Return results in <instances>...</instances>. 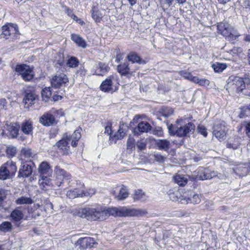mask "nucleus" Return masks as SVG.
<instances>
[{"mask_svg": "<svg viewBox=\"0 0 250 250\" xmlns=\"http://www.w3.org/2000/svg\"><path fill=\"white\" fill-rule=\"evenodd\" d=\"M92 17L96 22H100L105 14V10L101 7L94 6L92 8Z\"/></svg>", "mask_w": 250, "mask_h": 250, "instance_id": "nucleus-19", "label": "nucleus"}, {"mask_svg": "<svg viewBox=\"0 0 250 250\" xmlns=\"http://www.w3.org/2000/svg\"><path fill=\"white\" fill-rule=\"evenodd\" d=\"M2 31L1 37L8 39L11 36L18 33V28L16 24H8L2 27Z\"/></svg>", "mask_w": 250, "mask_h": 250, "instance_id": "nucleus-9", "label": "nucleus"}, {"mask_svg": "<svg viewBox=\"0 0 250 250\" xmlns=\"http://www.w3.org/2000/svg\"><path fill=\"white\" fill-rule=\"evenodd\" d=\"M12 225L9 222L5 221L0 225V230L2 232H8L12 229Z\"/></svg>", "mask_w": 250, "mask_h": 250, "instance_id": "nucleus-45", "label": "nucleus"}, {"mask_svg": "<svg viewBox=\"0 0 250 250\" xmlns=\"http://www.w3.org/2000/svg\"><path fill=\"white\" fill-rule=\"evenodd\" d=\"M215 175V173L214 172H211L208 169H203L200 171V174L199 175L200 178L202 180H206L208 179H211L214 177Z\"/></svg>", "mask_w": 250, "mask_h": 250, "instance_id": "nucleus-34", "label": "nucleus"}, {"mask_svg": "<svg viewBox=\"0 0 250 250\" xmlns=\"http://www.w3.org/2000/svg\"><path fill=\"white\" fill-rule=\"evenodd\" d=\"M21 161V167L19 169L18 176L22 177H28L32 173L33 169L31 166L25 162L23 159H20Z\"/></svg>", "mask_w": 250, "mask_h": 250, "instance_id": "nucleus-13", "label": "nucleus"}, {"mask_svg": "<svg viewBox=\"0 0 250 250\" xmlns=\"http://www.w3.org/2000/svg\"><path fill=\"white\" fill-rule=\"evenodd\" d=\"M38 100V96L32 92L26 91L23 101L27 107L34 104L35 101Z\"/></svg>", "mask_w": 250, "mask_h": 250, "instance_id": "nucleus-21", "label": "nucleus"}, {"mask_svg": "<svg viewBox=\"0 0 250 250\" xmlns=\"http://www.w3.org/2000/svg\"><path fill=\"white\" fill-rule=\"evenodd\" d=\"M217 27L224 36L229 37L232 34V28L228 22H221L218 24Z\"/></svg>", "mask_w": 250, "mask_h": 250, "instance_id": "nucleus-16", "label": "nucleus"}, {"mask_svg": "<svg viewBox=\"0 0 250 250\" xmlns=\"http://www.w3.org/2000/svg\"><path fill=\"white\" fill-rule=\"evenodd\" d=\"M38 171L41 175H46L47 176H51L52 173L51 167L46 162H43L40 165Z\"/></svg>", "mask_w": 250, "mask_h": 250, "instance_id": "nucleus-22", "label": "nucleus"}, {"mask_svg": "<svg viewBox=\"0 0 250 250\" xmlns=\"http://www.w3.org/2000/svg\"><path fill=\"white\" fill-rule=\"evenodd\" d=\"M71 39L77 44H78L79 46L83 48H85L86 46V44L84 40H83L81 37H80L78 35L72 34Z\"/></svg>", "mask_w": 250, "mask_h": 250, "instance_id": "nucleus-36", "label": "nucleus"}, {"mask_svg": "<svg viewBox=\"0 0 250 250\" xmlns=\"http://www.w3.org/2000/svg\"><path fill=\"white\" fill-rule=\"evenodd\" d=\"M97 244L94 238L91 237H83L79 239L75 245L76 246H79L81 250H85L87 248L94 247Z\"/></svg>", "mask_w": 250, "mask_h": 250, "instance_id": "nucleus-8", "label": "nucleus"}, {"mask_svg": "<svg viewBox=\"0 0 250 250\" xmlns=\"http://www.w3.org/2000/svg\"><path fill=\"white\" fill-rule=\"evenodd\" d=\"M198 132L203 135L204 137H206L208 135L207 129L205 126L203 125H199L198 126Z\"/></svg>", "mask_w": 250, "mask_h": 250, "instance_id": "nucleus-55", "label": "nucleus"}, {"mask_svg": "<svg viewBox=\"0 0 250 250\" xmlns=\"http://www.w3.org/2000/svg\"><path fill=\"white\" fill-rule=\"evenodd\" d=\"M227 132V128L225 123L222 121L215 122L212 133L213 135L219 140L222 141L226 139Z\"/></svg>", "mask_w": 250, "mask_h": 250, "instance_id": "nucleus-4", "label": "nucleus"}, {"mask_svg": "<svg viewBox=\"0 0 250 250\" xmlns=\"http://www.w3.org/2000/svg\"><path fill=\"white\" fill-rule=\"evenodd\" d=\"M227 86L229 88L235 90L237 92L245 89L243 79L236 76H231L228 80Z\"/></svg>", "mask_w": 250, "mask_h": 250, "instance_id": "nucleus-6", "label": "nucleus"}, {"mask_svg": "<svg viewBox=\"0 0 250 250\" xmlns=\"http://www.w3.org/2000/svg\"><path fill=\"white\" fill-rule=\"evenodd\" d=\"M183 200L188 203H190L193 204H197L201 201V197L197 194H194L191 197H185Z\"/></svg>", "mask_w": 250, "mask_h": 250, "instance_id": "nucleus-38", "label": "nucleus"}, {"mask_svg": "<svg viewBox=\"0 0 250 250\" xmlns=\"http://www.w3.org/2000/svg\"><path fill=\"white\" fill-rule=\"evenodd\" d=\"M95 193V190L94 188H89L85 192L83 191V196H91Z\"/></svg>", "mask_w": 250, "mask_h": 250, "instance_id": "nucleus-56", "label": "nucleus"}, {"mask_svg": "<svg viewBox=\"0 0 250 250\" xmlns=\"http://www.w3.org/2000/svg\"><path fill=\"white\" fill-rule=\"evenodd\" d=\"M173 179L175 182L180 186H184L187 184L188 181L187 176L179 174L174 176Z\"/></svg>", "mask_w": 250, "mask_h": 250, "instance_id": "nucleus-32", "label": "nucleus"}, {"mask_svg": "<svg viewBox=\"0 0 250 250\" xmlns=\"http://www.w3.org/2000/svg\"><path fill=\"white\" fill-rule=\"evenodd\" d=\"M77 215L90 221H103L110 216V207H99L96 208H80Z\"/></svg>", "mask_w": 250, "mask_h": 250, "instance_id": "nucleus-1", "label": "nucleus"}, {"mask_svg": "<svg viewBox=\"0 0 250 250\" xmlns=\"http://www.w3.org/2000/svg\"><path fill=\"white\" fill-rule=\"evenodd\" d=\"M104 133L107 134V135H110L112 133L111 126L107 125L105 127Z\"/></svg>", "mask_w": 250, "mask_h": 250, "instance_id": "nucleus-59", "label": "nucleus"}, {"mask_svg": "<svg viewBox=\"0 0 250 250\" xmlns=\"http://www.w3.org/2000/svg\"><path fill=\"white\" fill-rule=\"evenodd\" d=\"M246 131L247 135L250 137V122L248 123L246 125Z\"/></svg>", "mask_w": 250, "mask_h": 250, "instance_id": "nucleus-63", "label": "nucleus"}, {"mask_svg": "<svg viewBox=\"0 0 250 250\" xmlns=\"http://www.w3.org/2000/svg\"><path fill=\"white\" fill-rule=\"evenodd\" d=\"M109 69V67L105 63L100 62L98 63L95 70V74L97 75H103L106 73Z\"/></svg>", "mask_w": 250, "mask_h": 250, "instance_id": "nucleus-31", "label": "nucleus"}, {"mask_svg": "<svg viewBox=\"0 0 250 250\" xmlns=\"http://www.w3.org/2000/svg\"><path fill=\"white\" fill-rule=\"evenodd\" d=\"M7 194V191L3 188H0V201H3Z\"/></svg>", "mask_w": 250, "mask_h": 250, "instance_id": "nucleus-57", "label": "nucleus"}, {"mask_svg": "<svg viewBox=\"0 0 250 250\" xmlns=\"http://www.w3.org/2000/svg\"><path fill=\"white\" fill-rule=\"evenodd\" d=\"M79 63V60L75 57H71L69 58L66 62V65L69 67H76Z\"/></svg>", "mask_w": 250, "mask_h": 250, "instance_id": "nucleus-44", "label": "nucleus"}, {"mask_svg": "<svg viewBox=\"0 0 250 250\" xmlns=\"http://www.w3.org/2000/svg\"><path fill=\"white\" fill-rule=\"evenodd\" d=\"M127 58L129 61L133 63L137 62L138 63H145V61L142 60L141 58L135 52L130 53L128 56Z\"/></svg>", "mask_w": 250, "mask_h": 250, "instance_id": "nucleus-35", "label": "nucleus"}, {"mask_svg": "<svg viewBox=\"0 0 250 250\" xmlns=\"http://www.w3.org/2000/svg\"><path fill=\"white\" fill-rule=\"evenodd\" d=\"M118 70L122 75H126L129 73V68L127 63H124L118 66Z\"/></svg>", "mask_w": 250, "mask_h": 250, "instance_id": "nucleus-46", "label": "nucleus"}, {"mask_svg": "<svg viewBox=\"0 0 250 250\" xmlns=\"http://www.w3.org/2000/svg\"><path fill=\"white\" fill-rule=\"evenodd\" d=\"M212 67L215 72L220 73L227 68V65L225 63L216 62L212 64Z\"/></svg>", "mask_w": 250, "mask_h": 250, "instance_id": "nucleus-42", "label": "nucleus"}, {"mask_svg": "<svg viewBox=\"0 0 250 250\" xmlns=\"http://www.w3.org/2000/svg\"><path fill=\"white\" fill-rule=\"evenodd\" d=\"M244 83H245V86L246 84H250V75L249 74L246 75L243 79Z\"/></svg>", "mask_w": 250, "mask_h": 250, "instance_id": "nucleus-61", "label": "nucleus"}, {"mask_svg": "<svg viewBox=\"0 0 250 250\" xmlns=\"http://www.w3.org/2000/svg\"><path fill=\"white\" fill-rule=\"evenodd\" d=\"M39 122L45 126H50L57 124V121L55 116L53 114L52 110L43 114L40 118Z\"/></svg>", "mask_w": 250, "mask_h": 250, "instance_id": "nucleus-10", "label": "nucleus"}, {"mask_svg": "<svg viewBox=\"0 0 250 250\" xmlns=\"http://www.w3.org/2000/svg\"><path fill=\"white\" fill-rule=\"evenodd\" d=\"M242 52V49L238 47H233L231 50H230V54L233 56H235L238 53Z\"/></svg>", "mask_w": 250, "mask_h": 250, "instance_id": "nucleus-58", "label": "nucleus"}, {"mask_svg": "<svg viewBox=\"0 0 250 250\" xmlns=\"http://www.w3.org/2000/svg\"><path fill=\"white\" fill-rule=\"evenodd\" d=\"M53 113V114L55 116V119L57 118H60V117L64 116L63 111L62 109H60L58 110H51Z\"/></svg>", "mask_w": 250, "mask_h": 250, "instance_id": "nucleus-54", "label": "nucleus"}, {"mask_svg": "<svg viewBox=\"0 0 250 250\" xmlns=\"http://www.w3.org/2000/svg\"><path fill=\"white\" fill-rule=\"evenodd\" d=\"M39 185L41 189L47 190L52 187L51 179L47 176H42L39 180Z\"/></svg>", "mask_w": 250, "mask_h": 250, "instance_id": "nucleus-23", "label": "nucleus"}, {"mask_svg": "<svg viewBox=\"0 0 250 250\" xmlns=\"http://www.w3.org/2000/svg\"><path fill=\"white\" fill-rule=\"evenodd\" d=\"M35 156V154L32 151L31 149L29 148H23L21 149V159H23L24 162H30L31 159Z\"/></svg>", "mask_w": 250, "mask_h": 250, "instance_id": "nucleus-25", "label": "nucleus"}, {"mask_svg": "<svg viewBox=\"0 0 250 250\" xmlns=\"http://www.w3.org/2000/svg\"><path fill=\"white\" fill-rule=\"evenodd\" d=\"M241 138L238 136H234L229 138L227 143V147L232 149L238 148L240 145Z\"/></svg>", "mask_w": 250, "mask_h": 250, "instance_id": "nucleus-27", "label": "nucleus"}, {"mask_svg": "<svg viewBox=\"0 0 250 250\" xmlns=\"http://www.w3.org/2000/svg\"><path fill=\"white\" fill-rule=\"evenodd\" d=\"M24 215L21 210L15 209L13 210L10 214L11 220L14 222H19L23 218Z\"/></svg>", "mask_w": 250, "mask_h": 250, "instance_id": "nucleus-30", "label": "nucleus"}, {"mask_svg": "<svg viewBox=\"0 0 250 250\" xmlns=\"http://www.w3.org/2000/svg\"><path fill=\"white\" fill-rule=\"evenodd\" d=\"M21 130L26 135H32L33 133V123L30 120H26L21 125Z\"/></svg>", "mask_w": 250, "mask_h": 250, "instance_id": "nucleus-24", "label": "nucleus"}, {"mask_svg": "<svg viewBox=\"0 0 250 250\" xmlns=\"http://www.w3.org/2000/svg\"><path fill=\"white\" fill-rule=\"evenodd\" d=\"M154 158L155 160L160 163H163L164 162L165 158L160 154H154L151 155Z\"/></svg>", "mask_w": 250, "mask_h": 250, "instance_id": "nucleus-53", "label": "nucleus"}, {"mask_svg": "<svg viewBox=\"0 0 250 250\" xmlns=\"http://www.w3.org/2000/svg\"><path fill=\"white\" fill-rule=\"evenodd\" d=\"M192 81L202 86H208L209 84V81L208 80L204 79H199L197 77H193Z\"/></svg>", "mask_w": 250, "mask_h": 250, "instance_id": "nucleus-47", "label": "nucleus"}, {"mask_svg": "<svg viewBox=\"0 0 250 250\" xmlns=\"http://www.w3.org/2000/svg\"><path fill=\"white\" fill-rule=\"evenodd\" d=\"M113 78L112 76L107 78L104 81L100 86V89L105 92L112 93L117 89L116 86L113 84L112 79Z\"/></svg>", "mask_w": 250, "mask_h": 250, "instance_id": "nucleus-11", "label": "nucleus"}, {"mask_svg": "<svg viewBox=\"0 0 250 250\" xmlns=\"http://www.w3.org/2000/svg\"><path fill=\"white\" fill-rule=\"evenodd\" d=\"M66 195L69 198L73 199L78 197H83V194L82 191H80L78 189H75L68 191Z\"/></svg>", "mask_w": 250, "mask_h": 250, "instance_id": "nucleus-37", "label": "nucleus"}, {"mask_svg": "<svg viewBox=\"0 0 250 250\" xmlns=\"http://www.w3.org/2000/svg\"><path fill=\"white\" fill-rule=\"evenodd\" d=\"M233 171L239 176H244L248 173L249 169L247 165L242 164L235 167Z\"/></svg>", "mask_w": 250, "mask_h": 250, "instance_id": "nucleus-28", "label": "nucleus"}, {"mask_svg": "<svg viewBox=\"0 0 250 250\" xmlns=\"http://www.w3.org/2000/svg\"><path fill=\"white\" fill-rule=\"evenodd\" d=\"M111 193L118 201L125 200L128 197L129 194L126 187L124 185H122L120 187V193H118L116 190H111Z\"/></svg>", "mask_w": 250, "mask_h": 250, "instance_id": "nucleus-18", "label": "nucleus"}, {"mask_svg": "<svg viewBox=\"0 0 250 250\" xmlns=\"http://www.w3.org/2000/svg\"><path fill=\"white\" fill-rule=\"evenodd\" d=\"M127 126L126 124L120 125L118 131L113 135V137L117 140L123 139L126 135Z\"/></svg>", "mask_w": 250, "mask_h": 250, "instance_id": "nucleus-29", "label": "nucleus"}, {"mask_svg": "<svg viewBox=\"0 0 250 250\" xmlns=\"http://www.w3.org/2000/svg\"><path fill=\"white\" fill-rule=\"evenodd\" d=\"M110 216L114 217H125V206L110 207Z\"/></svg>", "mask_w": 250, "mask_h": 250, "instance_id": "nucleus-20", "label": "nucleus"}, {"mask_svg": "<svg viewBox=\"0 0 250 250\" xmlns=\"http://www.w3.org/2000/svg\"><path fill=\"white\" fill-rule=\"evenodd\" d=\"M145 198V193L142 190H136L133 196V199L135 200H143Z\"/></svg>", "mask_w": 250, "mask_h": 250, "instance_id": "nucleus-48", "label": "nucleus"}, {"mask_svg": "<svg viewBox=\"0 0 250 250\" xmlns=\"http://www.w3.org/2000/svg\"><path fill=\"white\" fill-rule=\"evenodd\" d=\"M138 129L140 132H147L151 129L150 125L147 122H142L138 125Z\"/></svg>", "mask_w": 250, "mask_h": 250, "instance_id": "nucleus-40", "label": "nucleus"}, {"mask_svg": "<svg viewBox=\"0 0 250 250\" xmlns=\"http://www.w3.org/2000/svg\"><path fill=\"white\" fill-rule=\"evenodd\" d=\"M125 217H141L147 214V210L143 208H135L125 207Z\"/></svg>", "mask_w": 250, "mask_h": 250, "instance_id": "nucleus-12", "label": "nucleus"}, {"mask_svg": "<svg viewBox=\"0 0 250 250\" xmlns=\"http://www.w3.org/2000/svg\"><path fill=\"white\" fill-rule=\"evenodd\" d=\"M33 202V200L30 198L24 196H21L16 200V203L17 205L31 204Z\"/></svg>", "mask_w": 250, "mask_h": 250, "instance_id": "nucleus-41", "label": "nucleus"}, {"mask_svg": "<svg viewBox=\"0 0 250 250\" xmlns=\"http://www.w3.org/2000/svg\"><path fill=\"white\" fill-rule=\"evenodd\" d=\"M156 146L160 150L167 151L170 148V142L167 140H159L156 143Z\"/></svg>", "mask_w": 250, "mask_h": 250, "instance_id": "nucleus-33", "label": "nucleus"}, {"mask_svg": "<svg viewBox=\"0 0 250 250\" xmlns=\"http://www.w3.org/2000/svg\"><path fill=\"white\" fill-rule=\"evenodd\" d=\"M127 148H131L134 146V140L133 139L129 138L128 139L127 143Z\"/></svg>", "mask_w": 250, "mask_h": 250, "instance_id": "nucleus-60", "label": "nucleus"}, {"mask_svg": "<svg viewBox=\"0 0 250 250\" xmlns=\"http://www.w3.org/2000/svg\"><path fill=\"white\" fill-rule=\"evenodd\" d=\"M180 74L181 76H183L185 78L192 81V78L193 77L191 75L190 73L185 70H183L180 72Z\"/></svg>", "mask_w": 250, "mask_h": 250, "instance_id": "nucleus-51", "label": "nucleus"}, {"mask_svg": "<svg viewBox=\"0 0 250 250\" xmlns=\"http://www.w3.org/2000/svg\"><path fill=\"white\" fill-rule=\"evenodd\" d=\"M17 167L16 163L8 161L0 167V179L4 180L12 178L15 175Z\"/></svg>", "mask_w": 250, "mask_h": 250, "instance_id": "nucleus-3", "label": "nucleus"}, {"mask_svg": "<svg viewBox=\"0 0 250 250\" xmlns=\"http://www.w3.org/2000/svg\"><path fill=\"white\" fill-rule=\"evenodd\" d=\"M173 110L171 108H164L162 109V113L164 116L168 117L173 113Z\"/></svg>", "mask_w": 250, "mask_h": 250, "instance_id": "nucleus-49", "label": "nucleus"}, {"mask_svg": "<svg viewBox=\"0 0 250 250\" xmlns=\"http://www.w3.org/2000/svg\"><path fill=\"white\" fill-rule=\"evenodd\" d=\"M52 94L50 87H46L42 90V96L45 102H48Z\"/></svg>", "mask_w": 250, "mask_h": 250, "instance_id": "nucleus-39", "label": "nucleus"}, {"mask_svg": "<svg viewBox=\"0 0 250 250\" xmlns=\"http://www.w3.org/2000/svg\"><path fill=\"white\" fill-rule=\"evenodd\" d=\"M65 13L67 14L68 16H69L71 18L73 16V15L74 14L72 11L68 8L66 9Z\"/></svg>", "mask_w": 250, "mask_h": 250, "instance_id": "nucleus-64", "label": "nucleus"}, {"mask_svg": "<svg viewBox=\"0 0 250 250\" xmlns=\"http://www.w3.org/2000/svg\"><path fill=\"white\" fill-rule=\"evenodd\" d=\"M174 0H159L160 3L162 6L169 7L172 4Z\"/></svg>", "mask_w": 250, "mask_h": 250, "instance_id": "nucleus-52", "label": "nucleus"}, {"mask_svg": "<svg viewBox=\"0 0 250 250\" xmlns=\"http://www.w3.org/2000/svg\"><path fill=\"white\" fill-rule=\"evenodd\" d=\"M81 137V134L79 130H75L71 135L68 133H65L64 134V138L69 140L70 142L71 141V145L73 147L77 146L78 142Z\"/></svg>", "mask_w": 250, "mask_h": 250, "instance_id": "nucleus-17", "label": "nucleus"}, {"mask_svg": "<svg viewBox=\"0 0 250 250\" xmlns=\"http://www.w3.org/2000/svg\"><path fill=\"white\" fill-rule=\"evenodd\" d=\"M2 134H5L9 138L14 139L18 137L20 125L17 123H9L6 122L3 126Z\"/></svg>", "mask_w": 250, "mask_h": 250, "instance_id": "nucleus-5", "label": "nucleus"}, {"mask_svg": "<svg viewBox=\"0 0 250 250\" xmlns=\"http://www.w3.org/2000/svg\"><path fill=\"white\" fill-rule=\"evenodd\" d=\"M69 142H70L69 140H67L66 139L64 138V134L62 139L59 141L56 144V146L58 148H60V149L62 150V152L63 153L67 154L69 153Z\"/></svg>", "mask_w": 250, "mask_h": 250, "instance_id": "nucleus-26", "label": "nucleus"}, {"mask_svg": "<svg viewBox=\"0 0 250 250\" xmlns=\"http://www.w3.org/2000/svg\"><path fill=\"white\" fill-rule=\"evenodd\" d=\"M31 68L26 64H19L16 66L15 71L19 75H21L23 80L25 81L31 80V75L30 74L25 76V72H29Z\"/></svg>", "mask_w": 250, "mask_h": 250, "instance_id": "nucleus-14", "label": "nucleus"}, {"mask_svg": "<svg viewBox=\"0 0 250 250\" xmlns=\"http://www.w3.org/2000/svg\"><path fill=\"white\" fill-rule=\"evenodd\" d=\"M5 151L8 158L15 156L17 152L16 147L12 146H7Z\"/></svg>", "mask_w": 250, "mask_h": 250, "instance_id": "nucleus-43", "label": "nucleus"}, {"mask_svg": "<svg viewBox=\"0 0 250 250\" xmlns=\"http://www.w3.org/2000/svg\"><path fill=\"white\" fill-rule=\"evenodd\" d=\"M55 174L56 175V178L58 180L60 179V181L57 182V185L60 187L62 183V178L65 179L67 180H69L71 178L70 175L67 173L64 169L61 168L59 166H56L54 169Z\"/></svg>", "mask_w": 250, "mask_h": 250, "instance_id": "nucleus-15", "label": "nucleus"}, {"mask_svg": "<svg viewBox=\"0 0 250 250\" xmlns=\"http://www.w3.org/2000/svg\"><path fill=\"white\" fill-rule=\"evenodd\" d=\"M136 146L138 149L140 150H143L146 147V141L142 139L137 142Z\"/></svg>", "mask_w": 250, "mask_h": 250, "instance_id": "nucleus-50", "label": "nucleus"}, {"mask_svg": "<svg viewBox=\"0 0 250 250\" xmlns=\"http://www.w3.org/2000/svg\"><path fill=\"white\" fill-rule=\"evenodd\" d=\"M67 83H68V78L63 73L57 74L51 80L52 87L56 88L65 86Z\"/></svg>", "mask_w": 250, "mask_h": 250, "instance_id": "nucleus-7", "label": "nucleus"}, {"mask_svg": "<svg viewBox=\"0 0 250 250\" xmlns=\"http://www.w3.org/2000/svg\"><path fill=\"white\" fill-rule=\"evenodd\" d=\"M167 126L170 134L179 137L187 136L188 134L193 133L195 127L194 125L191 123L179 127L172 124H167Z\"/></svg>", "mask_w": 250, "mask_h": 250, "instance_id": "nucleus-2", "label": "nucleus"}, {"mask_svg": "<svg viewBox=\"0 0 250 250\" xmlns=\"http://www.w3.org/2000/svg\"><path fill=\"white\" fill-rule=\"evenodd\" d=\"M6 104V100L5 99H0V109L3 108Z\"/></svg>", "mask_w": 250, "mask_h": 250, "instance_id": "nucleus-62", "label": "nucleus"}]
</instances>
